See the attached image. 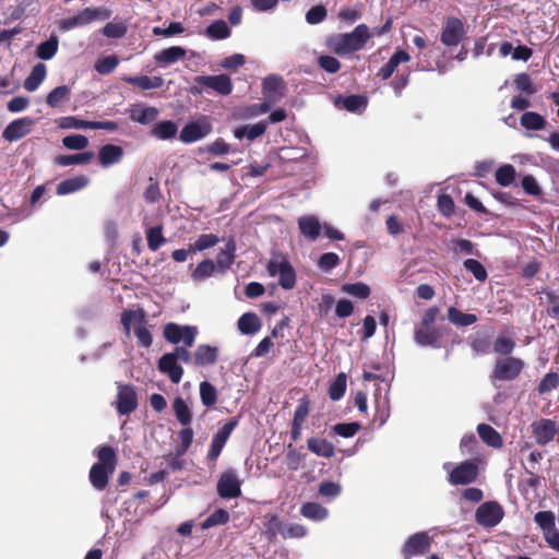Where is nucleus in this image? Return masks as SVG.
I'll return each instance as SVG.
<instances>
[{"instance_id":"nucleus-9","label":"nucleus","mask_w":559,"mask_h":559,"mask_svg":"<svg viewBox=\"0 0 559 559\" xmlns=\"http://www.w3.org/2000/svg\"><path fill=\"white\" fill-rule=\"evenodd\" d=\"M241 484L234 468L224 471L217 481V493L223 499L238 498L241 495Z\"/></svg>"},{"instance_id":"nucleus-44","label":"nucleus","mask_w":559,"mask_h":559,"mask_svg":"<svg viewBox=\"0 0 559 559\" xmlns=\"http://www.w3.org/2000/svg\"><path fill=\"white\" fill-rule=\"evenodd\" d=\"M545 123V119L534 111H526L521 117V124L527 130H542L544 129Z\"/></svg>"},{"instance_id":"nucleus-10","label":"nucleus","mask_w":559,"mask_h":559,"mask_svg":"<svg viewBox=\"0 0 559 559\" xmlns=\"http://www.w3.org/2000/svg\"><path fill=\"white\" fill-rule=\"evenodd\" d=\"M465 37V27L457 17H448L440 34V40L447 47L457 46Z\"/></svg>"},{"instance_id":"nucleus-43","label":"nucleus","mask_w":559,"mask_h":559,"mask_svg":"<svg viewBox=\"0 0 559 559\" xmlns=\"http://www.w3.org/2000/svg\"><path fill=\"white\" fill-rule=\"evenodd\" d=\"M70 96V88L67 85H60L53 88L46 98L49 107L56 108L66 102Z\"/></svg>"},{"instance_id":"nucleus-23","label":"nucleus","mask_w":559,"mask_h":559,"mask_svg":"<svg viewBox=\"0 0 559 559\" xmlns=\"http://www.w3.org/2000/svg\"><path fill=\"white\" fill-rule=\"evenodd\" d=\"M88 183L90 179L87 176L78 175L59 182L56 192L58 195L71 194L84 189Z\"/></svg>"},{"instance_id":"nucleus-57","label":"nucleus","mask_w":559,"mask_h":559,"mask_svg":"<svg viewBox=\"0 0 559 559\" xmlns=\"http://www.w3.org/2000/svg\"><path fill=\"white\" fill-rule=\"evenodd\" d=\"M342 290L360 299H366L370 295L369 286L364 283L345 284Z\"/></svg>"},{"instance_id":"nucleus-50","label":"nucleus","mask_w":559,"mask_h":559,"mask_svg":"<svg viewBox=\"0 0 559 559\" xmlns=\"http://www.w3.org/2000/svg\"><path fill=\"white\" fill-rule=\"evenodd\" d=\"M58 127L61 129H91L92 130V121L79 119L76 117H62L58 120Z\"/></svg>"},{"instance_id":"nucleus-34","label":"nucleus","mask_w":559,"mask_h":559,"mask_svg":"<svg viewBox=\"0 0 559 559\" xmlns=\"http://www.w3.org/2000/svg\"><path fill=\"white\" fill-rule=\"evenodd\" d=\"M217 350L210 345H200L194 352L193 361L198 366L212 365L216 361Z\"/></svg>"},{"instance_id":"nucleus-15","label":"nucleus","mask_w":559,"mask_h":559,"mask_svg":"<svg viewBox=\"0 0 559 559\" xmlns=\"http://www.w3.org/2000/svg\"><path fill=\"white\" fill-rule=\"evenodd\" d=\"M35 124V120L23 117L11 121L3 130V138L9 142L17 141L27 135Z\"/></svg>"},{"instance_id":"nucleus-16","label":"nucleus","mask_w":559,"mask_h":559,"mask_svg":"<svg viewBox=\"0 0 559 559\" xmlns=\"http://www.w3.org/2000/svg\"><path fill=\"white\" fill-rule=\"evenodd\" d=\"M117 399V407L120 415H128L138 405L136 393L131 385H120Z\"/></svg>"},{"instance_id":"nucleus-6","label":"nucleus","mask_w":559,"mask_h":559,"mask_svg":"<svg viewBox=\"0 0 559 559\" xmlns=\"http://www.w3.org/2000/svg\"><path fill=\"white\" fill-rule=\"evenodd\" d=\"M109 16L110 12L106 8H86L76 15L62 20L60 27L63 31H70L74 27L87 25L93 21H105Z\"/></svg>"},{"instance_id":"nucleus-62","label":"nucleus","mask_w":559,"mask_h":559,"mask_svg":"<svg viewBox=\"0 0 559 559\" xmlns=\"http://www.w3.org/2000/svg\"><path fill=\"white\" fill-rule=\"evenodd\" d=\"M308 530L301 524H289L284 525V532L282 533L283 538H302L307 535Z\"/></svg>"},{"instance_id":"nucleus-27","label":"nucleus","mask_w":559,"mask_h":559,"mask_svg":"<svg viewBox=\"0 0 559 559\" xmlns=\"http://www.w3.org/2000/svg\"><path fill=\"white\" fill-rule=\"evenodd\" d=\"M411 59L409 55L404 50H397L390 60L379 70L378 76L388 80L396 70V68Z\"/></svg>"},{"instance_id":"nucleus-54","label":"nucleus","mask_w":559,"mask_h":559,"mask_svg":"<svg viewBox=\"0 0 559 559\" xmlns=\"http://www.w3.org/2000/svg\"><path fill=\"white\" fill-rule=\"evenodd\" d=\"M559 385V374L557 372L546 373L538 384L539 394H548Z\"/></svg>"},{"instance_id":"nucleus-59","label":"nucleus","mask_w":559,"mask_h":559,"mask_svg":"<svg viewBox=\"0 0 559 559\" xmlns=\"http://www.w3.org/2000/svg\"><path fill=\"white\" fill-rule=\"evenodd\" d=\"M360 429L358 421L341 423L333 427V431L344 438H350Z\"/></svg>"},{"instance_id":"nucleus-29","label":"nucleus","mask_w":559,"mask_h":559,"mask_svg":"<svg viewBox=\"0 0 559 559\" xmlns=\"http://www.w3.org/2000/svg\"><path fill=\"white\" fill-rule=\"evenodd\" d=\"M94 153L91 151L72 155H59L55 157L53 163L62 167L87 164L94 158Z\"/></svg>"},{"instance_id":"nucleus-8","label":"nucleus","mask_w":559,"mask_h":559,"mask_svg":"<svg viewBox=\"0 0 559 559\" xmlns=\"http://www.w3.org/2000/svg\"><path fill=\"white\" fill-rule=\"evenodd\" d=\"M503 516V508L497 501H486L475 512L476 522L484 527L497 526Z\"/></svg>"},{"instance_id":"nucleus-58","label":"nucleus","mask_w":559,"mask_h":559,"mask_svg":"<svg viewBox=\"0 0 559 559\" xmlns=\"http://www.w3.org/2000/svg\"><path fill=\"white\" fill-rule=\"evenodd\" d=\"M464 267L471 272L475 278L479 282H484L487 278V271L480 262L474 259H467L464 261Z\"/></svg>"},{"instance_id":"nucleus-31","label":"nucleus","mask_w":559,"mask_h":559,"mask_svg":"<svg viewBox=\"0 0 559 559\" xmlns=\"http://www.w3.org/2000/svg\"><path fill=\"white\" fill-rule=\"evenodd\" d=\"M46 78V66L37 63L24 81V88L28 92L36 91Z\"/></svg>"},{"instance_id":"nucleus-53","label":"nucleus","mask_w":559,"mask_h":559,"mask_svg":"<svg viewBox=\"0 0 559 559\" xmlns=\"http://www.w3.org/2000/svg\"><path fill=\"white\" fill-rule=\"evenodd\" d=\"M147 246L152 251H156L160 246L166 242L165 237L162 234V227H150L146 230Z\"/></svg>"},{"instance_id":"nucleus-55","label":"nucleus","mask_w":559,"mask_h":559,"mask_svg":"<svg viewBox=\"0 0 559 559\" xmlns=\"http://www.w3.org/2000/svg\"><path fill=\"white\" fill-rule=\"evenodd\" d=\"M219 242V238L213 234H203L198 237L194 243L191 246L192 251H203L209 248L216 246Z\"/></svg>"},{"instance_id":"nucleus-3","label":"nucleus","mask_w":559,"mask_h":559,"mask_svg":"<svg viewBox=\"0 0 559 559\" xmlns=\"http://www.w3.org/2000/svg\"><path fill=\"white\" fill-rule=\"evenodd\" d=\"M121 323L127 336L133 330L141 347L147 348L152 345V334L145 326V312L142 309L124 310L121 314Z\"/></svg>"},{"instance_id":"nucleus-36","label":"nucleus","mask_w":559,"mask_h":559,"mask_svg":"<svg viewBox=\"0 0 559 559\" xmlns=\"http://www.w3.org/2000/svg\"><path fill=\"white\" fill-rule=\"evenodd\" d=\"M284 523L281 521L280 516L274 513H269L265 515L264 528L265 535L269 540H273L276 536L284 532Z\"/></svg>"},{"instance_id":"nucleus-5","label":"nucleus","mask_w":559,"mask_h":559,"mask_svg":"<svg viewBox=\"0 0 559 559\" xmlns=\"http://www.w3.org/2000/svg\"><path fill=\"white\" fill-rule=\"evenodd\" d=\"M270 276L278 277V284L284 289H292L296 284V273L290 263L282 255H274L267 263Z\"/></svg>"},{"instance_id":"nucleus-20","label":"nucleus","mask_w":559,"mask_h":559,"mask_svg":"<svg viewBox=\"0 0 559 559\" xmlns=\"http://www.w3.org/2000/svg\"><path fill=\"white\" fill-rule=\"evenodd\" d=\"M235 252L236 243L234 239H229L225 247L219 250L216 261L214 262L218 274H225L231 267L235 260Z\"/></svg>"},{"instance_id":"nucleus-25","label":"nucleus","mask_w":559,"mask_h":559,"mask_svg":"<svg viewBox=\"0 0 559 559\" xmlns=\"http://www.w3.org/2000/svg\"><path fill=\"white\" fill-rule=\"evenodd\" d=\"M158 109L153 106L135 105L130 108V119L141 124H148L158 117Z\"/></svg>"},{"instance_id":"nucleus-37","label":"nucleus","mask_w":559,"mask_h":559,"mask_svg":"<svg viewBox=\"0 0 559 559\" xmlns=\"http://www.w3.org/2000/svg\"><path fill=\"white\" fill-rule=\"evenodd\" d=\"M177 132L178 126L170 120L159 121L152 129V134L159 140L173 139Z\"/></svg>"},{"instance_id":"nucleus-32","label":"nucleus","mask_w":559,"mask_h":559,"mask_svg":"<svg viewBox=\"0 0 559 559\" xmlns=\"http://www.w3.org/2000/svg\"><path fill=\"white\" fill-rule=\"evenodd\" d=\"M238 329L242 334H254L261 329V321L255 313L247 312L239 318Z\"/></svg>"},{"instance_id":"nucleus-7","label":"nucleus","mask_w":559,"mask_h":559,"mask_svg":"<svg viewBox=\"0 0 559 559\" xmlns=\"http://www.w3.org/2000/svg\"><path fill=\"white\" fill-rule=\"evenodd\" d=\"M163 334L166 341L171 344L183 343L187 347H191L194 344L198 328L170 322L164 326Z\"/></svg>"},{"instance_id":"nucleus-35","label":"nucleus","mask_w":559,"mask_h":559,"mask_svg":"<svg viewBox=\"0 0 559 559\" xmlns=\"http://www.w3.org/2000/svg\"><path fill=\"white\" fill-rule=\"evenodd\" d=\"M477 432L480 439L492 448H501L502 447V438L501 436L489 425L479 424L477 427Z\"/></svg>"},{"instance_id":"nucleus-49","label":"nucleus","mask_w":559,"mask_h":559,"mask_svg":"<svg viewBox=\"0 0 559 559\" xmlns=\"http://www.w3.org/2000/svg\"><path fill=\"white\" fill-rule=\"evenodd\" d=\"M206 35L213 39H224L230 35V31L227 23L219 20L207 26Z\"/></svg>"},{"instance_id":"nucleus-26","label":"nucleus","mask_w":559,"mask_h":559,"mask_svg":"<svg viewBox=\"0 0 559 559\" xmlns=\"http://www.w3.org/2000/svg\"><path fill=\"white\" fill-rule=\"evenodd\" d=\"M123 81L134 86H138L143 91L156 90L162 87L164 84V79L162 76H124Z\"/></svg>"},{"instance_id":"nucleus-51","label":"nucleus","mask_w":559,"mask_h":559,"mask_svg":"<svg viewBox=\"0 0 559 559\" xmlns=\"http://www.w3.org/2000/svg\"><path fill=\"white\" fill-rule=\"evenodd\" d=\"M62 144L68 150L81 151L88 146V139L83 134H70L62 139Z\"/></svg>"},{"instance_id":"nucleus-56","label":"nucleus","mask_w":559,"mask_h":559,"mask_svg":"<svg viewBox=\"0 0 559 559\" xmlns=\"http://www.w3.org/2000/svg\"><path fill=\"white\" fill-rule=\"evenodd\" d=\"M535 523L542 528L543 533L556 527L555 514L551 511H539L534 515Z\"/></svg>"},{"instance_id":"nucleus-40","label":"nucleus","mask_w":559,"mask_h":559,"mask_svg":"<svg viewBox=\"0 0 559 559\" xmlns=\"http://www.w3.org/2000/svg\"><path fill=\"white\" fill-rule=\"evenodd\" d=\"M178 444L175 448V453L177 456H182L189 450L192 441H193V430L190 427H183L178 431L177 435Z\"/></svg>"},{"instance_id":"nucleus-24","label":"nucleus","mask_w":559,"mask_h":559,"mask_svg":"<svg viewBox=\"0 0 559 559\" xmlns=\"http://www.w3.org/2000/svg\"><path fill=\"white\" fill-rule=\"evenodd\" d=\"M267 124L269 122L263 120L254 124L241 126L234 130V135L239 140L247 139L253 141L265 133Z\"/></svg>"},{"instance_id":"nucleus-46","label":"nucleus","mask_w":559,"mask_h":559,"mask_svg":"<svg viewBox=\"0 0 559 559\" xmlns=\"http://www.w3.org/2000/svg\"><path fill=\"white\" fill-rule=\"evenodd\" d=\"M347 377L344 372L337 374L329 388V395L333 401L341 400L346 391Z\"/></svg>"},{"instance_id":"nucleus-12","label":"nucleus","mask_w":559,"mask_h":559,"mask_svg":"<svg viewBox=\"0 0 559 559\" xmlns=\"http://www.w3.org/2000/svg\"><path fill=\"white\" fill-rule=\"evenodd\" d=\"M524 368V361L515 357L499 358L496 361L493 376L499 380L515 379Z\"/></svg>"},{"instance_id":"nucleus-2","label":"nucleus","mask_w":559,"mask_h":559,"mask_svg":"<svg viewBox=\"0 0 559 559\" xmlns=\"http://www.w3.org/2000/svg\"><path fill=\"white\" fill-rule=\"evenodd\" d=\"M369 29L365 24L357 25L353 32L332 36L329 48L337 55L345 56L361 49L369 39Z\"/></svg>"},{"instance_id":"nucleus-39","label":"nucleus","mask_w":559,"mask_h":559,"mask_svg":"<svg viewBox=\"0 0 559 559\" xmlns=\"http://www.w3.org/2000/svg\"><path fill=\"white\" fill-rule=\"evenodd\" d=\"M217 273V267L214 261L205 259L200 262L192 272V278L197 282L204 281Z\"/></svg>"},{"instance_id":"nucleus-63","label":"nucleus","mask_w":559,"mask_h":559,"mask_svg":"<svg viewBox=\"0 0 559 559\" xmlns=\"http://www.w3.org/2000/svg\"><path fill=\"white\" fill-rule=\"evenodd\" d=\"M319 495L326 498H335L341 493V486L334 481H322L319 485Z\"/></svg>"},{"instance_id":"nucleus-1","label":"nucleus","mask_w":559,"mask_h":559,"mask_svg":"<svg viewBox=\"0 0 559 559\" xmlns=\"http://www.w3.org/2000/svg\"><path fill=\"white\" fill-rule=\"evenodd\" d=\"M98 461L90 471V481L97 490H104L108 485L109 476L115 472L118 459L111 445H102L96 451Z\"/></svg>"},{"instance_id":"nucleus-38","label":"nucleus","mask_w":559,"mask_h":559,"mask_svg":"<svg viewBox=\"0 0 559 559\" xmlns=\"http://www.w3.org/2000/svg\"><path fill=\"white\" fill-rule=\"evenodd\" d=\"M335 105L338 108L346 109L350 112L358 111L367 105V99L359 95H350L347 97H340L335 100Z\"/></svg>"},{"instance_id":"nucleus-60","label":"nucleus","mask_w":559,"mask_h":559,"mask_svg":"<svg viewBox=\"0 0 559 559\" xmlns=\"http://www.w3.org/2000/svg\"><path fill=\"white\" fill-rule=\"evenodd\" d=\"M272 106H273V104H271L270 102H267L265 99L262 104H253V105L247 106L243 109V117L253 118V117H258L262 114H266L267 111H270Z\"/></svg>"},{"instance_id":"nucleus-61","label":"nucleus","mask_w":559,"mask_h":559,"mask_svg":"<svg viewBox=\"0 0 559 559\" xmlns=\"http://www.w3.org/2000/svg\"><path fill=\"white\" fill-rule=\"evenodd\" d=\"M200 395L203 404L207 406L216 402V389L206 381L200 384Z\"/></svg>"},{"instance_id":"nucleus-21","label":"nucleus","mask_w":559,"mask_h":559,"mask_svg":"<svg viewBox=\"0 0 559 559\" xmlns=\"http://www.w3.org/2000/svg\"><path fill=\"white\" fill-rule=\"evenodd\" d=\"M158 368L159 371L167 374L174 383H179L181 381L183 369L178 365L173 355H163L159 358Z\"/></svg>"},{"instance_id":"nucleus-41","label":"nucleus","mask_w":559,"mask_h":559,"mask_svg":"<svg viewBox=\"0 0 559 559\" xmlns=\"http://www.w3.org/2000/svg\"><path fill=\"white\" fill-rule=\"evenodd\" d=\"M439 334L430 328H417L415 330V340L420 346H437Z\"/></svg>"},{"instance_id":"nucleus-13","label":"nucleus","mask_w":559,"mask_h":559,"mask_svg":"<svg viewBox=\"0 0 559 559\" xmlns=\"http://www.w3.org/2000/svg\"><path fill=\"white\" fill-rule=\"evenodd\" d=\"M212 132V124L207 118L203 117L197 121L186 124L179 134V139L183 143H193Z\"/></svg>"},{"instance_id":"nucleus-64","label":"nucleus","mask_w":559,"mask_h":559,"mask_svg":"<svg viewBox=\"0 0 559 559\" xmlns=\"http://www.w3.org/2000/svg\"><path fill=\"white\" fill-rule=\"evenodd\" d=\"M522 187H523L524 191L530 195H534V197L542 195L540 186L538 185L537 180L531 175H526L523 177Z\"/></svg>"},{"instance_id":"nucleus-28","label":"nucleus","mask_w":559,"mask_h":559,"mask_svg":"<svg viewBox=\"0 0 559 559\" xmlns=\"http://www.w3.org/2000/svg\"><path fill=\"white\" fill-rule=\"evenodd\" d=\"M186 56V49L179 46H173L158 51L154 59L162 66H168L181 60Z\"/></svg>"},{"instance_id":"nucleus-11","label":"nucleus","mask_w":559,"mask_h":559,"mask_svg":"<svg viewBox=\"0 0 559 559\" xmlns=\"http://www.w3.org/2000/svg\"><path fill=\"white\" fill-rule=\"evenodd\" d=\"M431 538L427 532L415 533L405 542L402 554L405 559L423 556L430 551Z\"/></svg>"},{"instance_id":"nucleus-47","label":"nucleus","mask_w":559,"mask_h":559,"mask_svg":"<svg viewBox=\"0 0 559 559\" xmlns=\"http://www.w3.org/2000/svg\"><path fill=\"white\" fill-rule=\"evenodd\" d=\"M57 50L58 39L57 37L52 36L48 40L38 45L36 55L43 60H50L56 55Z\"/></svg>"},{"instance_id":"nucleus-48","label":"nucleus","mask_w":559,"mask_h":559,"mask_svg":"<svg viewBox=\"0 0 559 559\" xmlns=\"http://www.w3.org/2000/svg\"><path fill=\"white\" fill-rule=\"evenodd\" d=\"M516 171L512 165L506 164L500 166L495 174L496 181L502 186H510L515 179Z\"/></svg>"},{"instance_id":"nucleus-17","label":"nucleus","mask_w":559,"mask_h":559,"mask_svg":"<svg viewBox=\"0 0 559 559\" xmlns=\"http://www.w3.org/2000/svg\"><path fill=\"white\" fill-rule=\"evenodd\" d=\"M284 92L283 80L277 75H269L262 83V94L265 100L271 104L278 102Z\"/></svg>"},{"instance_id":"nucleus-18","label":"nucleus","mask_w":559,"mask_h":559,"mask_svg":"<svg viewBox=\"0 0 559 559\" xmlns=\"http://www.w3.org/2000/svg\"><path fill=\"white\" fill-rule=\"evenodd\" d=\"M298 227L304 237L314 241L323 229V224L316 215H304L298 218Z\"/></svg>"},{"instance_id":"nucleus-30","label":"nucleus","mask_w":559,"mask_h":559,"mask_svg":"<svg viewBox=\"0 0 559 559\" xmlns=\"http://www.w3.org/2000/svg\"><path fill=\"white\" fill-rule=\"evenodd\" d=\"M308 449L318 456L330 459L334 455V445L325 439L310 438L307 441Z\"/></svg>"},{"instance_id":"nucleus-4","label":"nucleus","mask_w":559,"mask_h":559,"mask_svg":"<svg viewBox=\"0 0 559 559\" xmlns=\"http://www.w3.org/2000/svg\"><path fill=\"white\" fill-rule=\"evenodd\" d=\"M197 84L193 88V93L201 94L203 92L214 91L219 95H229L233 91V83L228 75H199L194 78Z\"/></svg>"},{"instance_id":"nucleus-33","label":"nucleus","mask_w":559,"mask_h":559,"mask_svg":"<svg viewBox=\"0 0 559 559\" xmlns=\"http://www.w3.org/2000/svg\"><path fill=\"white\" fill-rule=\"evenodd\" d=\"M300 514L312 521H322L328 518L329 512L318 502H306L300 507Z\"/></svg>"},{"instance_id":"nucleus-14","label":"nucleus","mask_w":559,"mask_h":559,"mask_svg":"<svg viewBox=\"0 0 559 559\" xmlns=\"http://www.w3.org/2000/svg\"><path fill=\"white\" fill-rule=\"evenodd\" d=\"M478 467L472 461H465L455 466L449 475L452 485H467L476 480Z\"/></svg>"},{"instance_id":"nucleus-52","label":"nucleus","mask_w":559,"mask_h":559,"mask_svg":"<svg viewBox=\"0 0 559 559\" xmlns=\"http://www.w3.org/2000/svg\"><path fill=\"white\" fill-rule=\"evenodd\" d=\"M229 521V513L225 509H216L203 522V528H210L216 525H224Z\"/></svg>"},{"instance_id":"nucleus-42","label":"nucleus","mask_w":559,"mask_h":559,"mask_svg":"<svg viewBox=\"0 0 559 559\" xmlns=\"http://www.w3.org/2000/svg\"><path fill=\"white\" fill-rule=\"evenodd\" d=\"M448 319L451 323L457 326H468L477 321V317L472 313H463L454 307L448 310Z\"/></svg>"},{"instance_id":"nucleus-45","label":"nucleus","mask_w":559,"mask_h":559,"mask_svg":"<svg viewBox=\"0 0 559 559\" xmlns=\"http://www.w3.org/2000/svg\"><path fill=\"white\" fill-rule=\"evenodd\" d=\"M515 347L514 338L506 333H500L493 344V350L501 355H508L513 352Z\"/></svg>"},{"instance_id":"nucleus-19","label":"nucleus","mask_w":559,"mask_h":559,"mask_svg":"<svg viewBox=\"0 0 559 559\" xmlns=\"http://www.w3.org/2000/svg\"><path fill=\"white\" fill-rule=\"evenodd\" d=\"M532 428L536 442L542 445L550 442L559 433L556 421H533Z\"/></svg>"},{"instance_id":"nucleus-22","label":"nucleus","mask_w":559,"mask_h":559,"mask_svg":"<svg viewBox=\"0 0 559 559\" xmlns=\"http://www.w3.org/2000/svg\"><path fill=\"white\" fill-rule=\"evenodd\" d=\"M123 157V148L115 144H106L98 151L99 164L107 168L114 164H118Z\"/></svg>"}]
</instances>
